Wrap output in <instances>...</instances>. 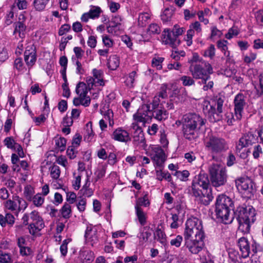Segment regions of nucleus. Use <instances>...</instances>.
<instances>
[{"instance_id":"f257e3e1","label":"nucleus","mask_w":263,"mask_h":263,"mask_svg":"<svg viewBox=\"0 0 263 263\" xmlns=\"http://www.w3.org/2000/svg\"><path fill=\"white\" fill-rule=\"evenodd\" d=\"M208 175L200 173L194 178L192 184L193 195L204 205H208L213 199Z\"/></svg>"},{"instance_id":"f03ea898","label":"nucleus","mask_w":263,"mask_h":263,"mask_svg":"<svg viewBox=\"0 0 263 263\" xmlns=\"http://www.w3.org/2000/svg\"><path fill=\"white\" fill-rule=\"evenodd\" d=\"M184 137L189 140L194 139L199 130L205 124L204 120L196 114H189L183 116L181 121Z\"/></svg>"},{"instance_id":"7ed1b4c3","label":"nucleus","mask_w":263,"mask_h":263,"mask_svg":"<svg viewBox=\"0 0 263 263\" xmlns=\"http://www.w3.org/2000/svg\"><path fill=\"white\" fill-rule=\"evenodd\" d=\"M238 230L244 234L250 232L251 225L256 220L255 210L251 205H243L237 209Z\"/></svg>"},{"instance_id":"20e7f679","label":"nucleus","mask_w":263,"mask_h":263,"mask_svg":"<svg viewBox=\"0 0 263 263\" xmlns=\"http://www.w3.org/2000/svg\"><path fill=\"white\" fill-rule=\"evenodd\" d=\"M204 145L205 148L213 155V158L214 155L224 153L229 149L228 143L224 138L213 135L206 137Z\"/></svg>"},{"instance_id":"39448f33","label":"nucleus","mask_w":263,"mask_h":263,"mask_svg":"<svg viewBox=\"0 0 263 263\" xmlns=\"http://www.w3.org/2000/svg\"><path fill=\"white\" fill-rule=\"evenodd\" d=\"M232 204V201L230 198L224 195H219L216 200V213L218 218L221 220L227 223L232 221L230 219V207Z\"/></svg>"},{"instance_id":"423d86ee","label":"nucleus","mask_w":263,"mask_h":263,"mask_svg":"<svg viewBox=\"0 0 263 263\" xmlns=\"http://www.w3.org/2000/svg\"><path fill=\"white\" fill-rule=\"evenodd\" d=\"M22 220L24 225L29 224V233L33 235L38 233L44 227L43 220L40 216L39 212L36 211H32L29 214H25Z\"/></svg>"},{"instance_id":"0eeeda50","label":"nucleus","mask_w":263,"mask_h":263,"mask_svg":"<svg viewBox=\"0 0 263 263\" xmlns=\"http://www.w3.org/2000/svg\"><path fill=\"white\" fill-rule=\"evenodd\" d=\"M212 185L218 187L225 184L227 180L226 168L218 164H212L209 168Z\"/></svg>"},{"instance_id":"6e6552de","label":"nucleus","mask_w":263,"mask_h":263,"mask_svg":"<svg viewBox=\"0 0 263 263\" xmlns=\"http://www.w3.org/2000/svg\"><path fill=\"white\" fill-rule=\"evenodd\" d=\"M235 182L238 191L245 198L250 199L253 197L256 189L251 178L247 176L241 177L237 178Z\"/></svg>"},{"instance_id":"1a4fd4ad","label":"nucleus","mask_w":263,"mask_h":263,"mask_svg":"<svg viewBox=\"0 0 263 263\" xmlns=\"http://www.w3.org/2000/svg\"><path fill=\"white\" fill-rule=\"evenodd\" d=\"M193 78L201 80L213 73L212 65L207 61H202V64H192L189 67Z\"/></svg>"},{"instance_id":"9d476101","label":"nucleus","mask_w":263,"mask_h":263,"mask_svg":"<svg viewBox=\"0 0 263 263\" xmlns=\"http://www.w3.org/2000/svg\"><path fill=\"white\" fill-rule=\"evenodd\" d=\"M158 98H154L152 108H151V104H144L140 108L136 114L133 115V118L135 121L134 123L138 125L139 123H142L143 125L148 121L152 116V110L156 106L158 105L157 101Z\"/></svg>"},{"instance_id":"9b49d317","label":"nucleus","mask_w":263,"mask_h":263,"mask_svg":"<svg viewBox=\"0 0 263 263\" xmlns=\"http://www.w3.org/2000/svg\"><path fill=\"white\" fill-rule=\"evenodd\" d=\"M234 114L231 115L232 118L228 119L229 124H232L235 120H240L242 116L244 108L247 105V97L242 93L236 95L234 99Z\"/></svg>"},{"instance_id":"f8f14e48","label":"nucleus","mask_w":263,"mask_h":263,"mask_svg":"<svg viewBox=\"0 0 263 263\" xmlns=\"http://www.w3.org/2000/svg\"><path fill=\"white\" fill-rule=\"evenodd\" d=\"M185 30V29L184 28L180 27L179 25H175L172 30L173 35L172 36L169 29H165L163 34V43L175 48L180 44V41L178 39V36L181 35Z\"/></svg>"},{"instance_id":"ddd939ff","label":"nucleus","mask_w":263,"mask_h":263,"mask_svg":"<svg viewBox=\"0 0 263 263\" xmlns=\"http://www.w3.org/2000/svg\"><path fill=\"white\" fill-rule=\"evenodd\" d=\"M88 87L84 82H79L76 87V91L78 97L73 100V104L77 106L80 105L87 107L90 103V98L87 96Z\"/></svg>"},{"instance_id":"4468645a","label":"nucleus","mask_w":263,"mask_h":263,"mask_svg":"<svg viewBox=\"0 0 263 263\" xmlns=\"http://www.w3.org/2000/svg\"><path fill=\"white\" fill-rule=\"evenodd\" d=\"M150 156L155 168L164 167L166 156L164 151L159 146L154 145L151 147L149 151Z\"/></svg>"},{"instance_id":"2eb2a0df","label":"nucleus","mask_w":263,"mask_h":263,"mask_svg":"<svg viewBox=\"0 0 263 263\" xmlns=\"http://www.w3.org/2000/svg\"><path fill=\"white\" fill-rule=\"evenodd\" d=\"M27 205V202L18 196H16L14 200H8L4 203L5 211L9 210L13 212L16 216H18L20 211L25 210Z\"/></svg>"},{"instance_id":"dca6fc26","label":"nucleus","mask_w":263,"mask_h":263,"mask_svg":"<svg viewBox=\"0 0 263 263\" xmlns=\"http://www.w3.org/2000/svg\"><path fill=\"white\" fill-rule=\"evenodd\" d=\"M92 73V77H87L86 79V85L88 89H93L98 86H103L105 85L103 80V72L101 70L93 69Z\"/></svg>"},{"instance_id":"f3484780","label":"nucleus","mask_w":263,"mask_h":263,"mask_svg":"<svg viewBox=\"0 0 263 263\" xmlns=\"http://www.w3.org/2000/svg\"><path fill=\"white\" fill-rule=\"evenodd\" d=\"M223 104V100L219 98L216 99V104L217 105V109L211 105L209 102L204 101L203 103V110L204 113L208 115L209 117L213 116L214 117V115L216 114L217 116L222 112V106Z\"/></svg>"},{"instance_id":"a211bd4d","label":"nucleus","mask_w":263,"mask_h":263,"mask_svg":"<svg viewBox=\"0 0 263 263\" xmlns=\"http://www.w3.org/2000/svg\"><path fill=\"white\" fill-rule=\"evenodd\" d=\"M257 140L256 136L252 133L244 134L239 140L236 145V151L237 153L244 147H248L255 143Z\"/></svg>"},{"instance_id":"6ab92c4d","label":"nucleus","mask_w":263,"mask_h":263,"mask_svg":"<svg viewBox=\"0 0 263 263\" xmlns=\"http://www.w3.org/2000/svg\"><path fill=\"white\" fill-rule=\"evenodd\" d=\"M204 238L184 239V245L192 254H198L203 247Z\"/></svg>"},{"instance_id":"aec40b11","label":"nucleus","mask_w":263,"mask_h":263,"mask_svg":"<svg viewBox=\"0 0 263 263\" xmlns=\"http://www.w3.org/2000/svg\"><path fill=\"white\" fill-rule=\"evenodd\" d=\"M24 60L28 66H32L36 60L35 47L33 44H29L26 47Z\"/></svg>"},{"instance_id":"412c9836","label":"nucleus","mask_w":263,"mask_h":263,"mask_svg":"<svg viewBox=\"0 0 263 263\" xmlns=\"http://www.w3.org/2000/svg\"><path fill=\"white\" fill-rule=\"evenodd\" d=\"M111 137L114 140L121 142H127L131 140L128 132L121 127L116 129L111 135Z\"/></svg>"},{"instance_id":"4be33fe9","label":"nucleus","mask_w":263,"mask_h":263,"mask_svg":"<svg viewBox=\"0 0 263 263\" xmlns=\"http://www.w3.org/2000/svg\"><path fill=\"white\" fill-rule=\"evenodd\" d=\"M183 236L184 239L204 238V233L203 229L197 228L193 230L190 228L185 227Z\"/></svg>"},{"instance_id":"5701e85b","label":"nucleus","mask_w":263,"mask_h":263,"mask_svg":"<svg viewBox=\"0 0 263 263\" xmlns=\"http://www.w3.org/2000/svg\"><path fill=\"white\" fill-rule=\"evenodd\" d=\"M238 245L243 258H247L249 256L250 252V244L248 239L242 237L238 240Z\"/></svg>"},{"instance_id":"b1692460","label":"nucleus","mask_w":263,"mask_h":263,"mask_svg":"<svg viewBox=\"0 0 263 263\" xmlns=\"http://www.w3.org/2000/svg\"><path fill=\"white\" fill-rule=\"evenodd\" d=\"M131 127L135 130L133 136L134 142L137 145L144 143L145 142L144 133L140 126L135 123H133Z\"/></svg>"},{"instance_id":"393cba45","label":"nucleus","mask_w":263,"mask_h":263,"mask_svg":"<svg viewBox=\"0 0 263 263\" xmlns=\"http://www.w3.org/2000/svg\"><path fill=\"white\" fill-rule=\"evenodd\" d=\"M249 153H251L253 158L257 159L263 154L262 146L257 144L252 148L251 150L248 149L246 153L240 154V157L242 158H245L248 156Z\"/></svg>"},{"instance_id":"a878e982","label":"nucleus","mask_w":263,"mask_h":263,"mask_svg":"<svg viewBox=\"0 0 263 263\" xmlns=\"http://www.w3.org/2000/svg\"><path fill=\"white\" fill-rule=\"evenodd\" d=\"M163 167H157L155 168V173L156 179L159 181H162L165 179L171 184H173L172 177L170 173L167 171H163Z\"/></svg>"},{"instance_id":"bb28decb","label":"nucleus","mask_w":263,"mask_h":263,"mask_svg":"<svg viewBox=\"0 0 263 263\" xmlns=\"http://www.w3.org/2000/svg\"><path fill=\"white\" fill-rule=\"evenodd\" d=\"M97 231L90 227H87L85 232V237L87 243L93 246L98 242V237L96 235Z\"/></svg>"},{"instance_id":"cd10ccee","label":"nucleus","mask_w":263,"mask_h":263,"mask_svg":"<svg viewBox=\"0 0 263 263\" xmlns=\"http://www.w3.org/2000/svg\"><path fill=\"white\" fill-rule=\"evenodd\" d=\"M185 227L193 229H203L202 221L196 217L189 218L185 223Z\"/></svg>"},{"instance_id":"c85d7f7f","label":"nucleus","mask_w":263,"mask_h":263,"mask_svg":"<svg viewBox=\"0 0 263 263\" xmlns=\"http://www.w3.org/2000/svg\"><path fill=\"white\" fill-rule=\"evenodd\" d=\"M14 30L13 32L14 34H18L20 38H24L25 37V32L26 29V26L22 22H16L14 24Z\"/></svg>"},{"instance_id":"c756f323","label":"nucleus","mask_w":263,"mask_h":263,"mask_svg":"<svg viewBox=\"0 0 263 263\" xmlns=\"http://www.w3.org/2000/svg\"><path fill=\"white\" fill-rule=\"evenodd\" d=\"M154 238L163 246L167 244V237L165 232L158 228L154 233Z\"/></svg>"},{"instance_id":"7c9ffc66","label":"nucleus","mask_w":263,"mask_h":263,"mask_svg":"<svg viewBox=\"0 0 263 263\" xmlns=\"http://www.w3.org/2000/svg\"><path fill=\"white\" fill-rule=\"evenodd\" d=\"M14 216L13 215L6 211L5 216L0 215V224L2 227L5 226L6 223L12 226L14 223Z\"/></svg>"},{"instance_id":"2f4dec72","label":"nucleus","mask_w":263,"mask_h":263,"mask_svg":"<svg viewBox=\"0 0 263 263\" xmlns=\"http://www.w3.org/2000/svg\"><path fill=\"white\" fill-rule=\"evenodd\" d=\"M228 42L226 40H219L217 42V48L223 53L224 55L227 58L230 57V51H228Z\"/></svg>"},{"instance_id":"473e14b6","label":"nucleus","mask_w":263,"mask_h":263,"mask_svg":"<svg viewBox=\"0 0 263 263\" xmlns=\"http://www.w3.org/2000/svg\"><path fill=\"white\" fill-rule=\"evenodd\" d=\"M50 0H34L33 5L35 10L44 11Z\"/></svg>"},{"instance_id":"72a5a7b5","label":"nucleus","mask_w":263,"mask_h":263,"mask_svg":"<svg viewBox=\"0 0 263 263\" xmlns=\"http://www.w3.org/2000/svg\"><path fill=\"white\" fill-rule=\"evenodd\" d=\"M45 198L40 193L34 195L29 201H31L33 204L37 208L41 207L44 203Z\"/></svg>"},{"instance_id":"f704fd0d","label":"nucleus","mask_w":263,"mask_h":263,"mask_svg":"<svg viewBox=\"0 0 263 263\" xmlns=\"http://www.w3.org/2000/svg\"><path fill=\"white\" fill-rule=\"evenodd\" d=\"M152 116L159 121L165 120L168 117V113L164 109H158L152 112Z\"/></svg>"},{"instance_id":"c9c22d12","label":"nucleus","mask_w":263,"mask_h":263,"mask_svg":"<svg viewBox=\"0 0 263 263\" xmlns=\"http://www.w3.org/2000/svg\"><path fill=\"white\" fill-rule=\"evenodd\" d=\"M150 17L151 15L148 13H140L138 18V25L141 27L145 26Z\"/></svg>"},{"instance_id":"e433bc0d","label":"nucleus","mask_w":263,"mask_h":263,"mask_svg":"<svg viewBox=\"0 0 263 263\" xmlns=\"http://www.w3.org/2000/svg\"><path fill=\"white\" fill-rule=\"evenodd\" d=\"M106 166L101 165L98 167L96 171L95 172V178L93 181L97 182L99 179L104 177L106 173Z\"/></svg>"},{"instance_id":"4c0bfd02","label":"nucleus","mask_w":263,"mask_h":263,"mask_svg":"<svg viewBox=\"0 0 263 263\" xmlns=\"http://www.w3.org/2000/svg\"><path fill=\"white\" fill-rule=\"evenodd\" d=\"M108 67L111 70H116L119 66L120 60L118 57L114 55L110 57L108 60Z\"/></svg>"},{"instance_id":"58836bf2","label":"nucleus","mask_w":263,"mask_h":263,"mask_svg":"<svg viewBox=\"0 0 263 263\" xmlns=\"http://www.w3.org/2000/svg\"><path fill=\"white\" fill-rule=\"evenodd\" d=\"M136 214L138 219L139 222L142 226H144L146 222V214L144 212L142 209H139L137 207L135 209Z\"/></svg>"},{"instance_id":"ea45409f","label":"nucleus","mask_w":263,"mask_h":263,"mask_svg":"<svg viewBox=\"0 0 263 263\" xmlns=\"http://www.w3.org/2000/svg\"><path fill=\"white\" fill-rule=\"evenodd\" d=\"M35 191L34 188L30 185H26L24 187V195L28 201H30L34 195Z\"/></svg>"},{"instance_id":"a19ab883","label":"nucleus","mask_w":263,"mask_h":263,"mask_svg":"<svg viewBox=\"0 0 263 263\" xmlns=\"http://www.w3.org/2000/svg\"><path fill=\"white\" fill-rule=\"evenodd\" d=\"M173 13V9L172 8H165L161 15V20L163 22L166 23L170 21Z\"/></svg>"},{"instance_id":"79ce46f5","label":"nucleus","mask_w":263,"mask_h":263,"mask_svg":"<svg viewBox=\"0 0 263 263\" xmlns=\"http://www.w3.org/2000/svg\"><path fill=\"white\" fill-rule=\"evenodd\" d=\"M151 235V231L148 229L144 228L141 232L139 234L138 237L141 242H145L148 240Z\"/></svg>"},{"instance_id":"37998d69","label":"nucleus","mask_w":263,"mask_h":263,"mask_svg":"<svg viewBox=\"0 0 263 263\" xmlns=\"http://www.w3.org/2000/svg\"><path fill=\"white\" fill-rule=\"evenodd\" d=\"M149 205V202L148 200L147 196V195H145L143 197L139 198L137 200L135 208L137 209V207H138L139 209H142V206L146 207Z\"/></svg>"},{"instance_id":"c03bdc74","label":"nucleus","mask_w":263,"mask_h":263,"mask_svg":"<svg viewBox=\"0 0 263 263\" xmlns=\"http://www.w3.org/2000/svg\"><path fill=\"white\" fill-rule=\"evenodd\" d=\"M94 137L95 133L92 129L91 126H89L88 124H87L84 135L85 140L88 142H91L93 140Z\"/></svg>"},{"instance_id":"a18cd8bd","label":"nucleus","mask_w":263,"mask_h":263,"mask_svg":"<svg viewBox=\"0 0 263 263\" xmlns=\"http://www.w3.org/2000/svg\"><path fill=\"white\" fill-rule=\"evenodd\" d=\"M210 78V76L202 80L201 81L199 82V83L203 85L202 89L204 91L211 90L213 87L214 82L212 81H209Z\"/></svg>"},{"instance_id":"49530a36","label":"nucleus","mask_w":263,"mask_h":263,"mask_svg":"<svg viewBox=\"0 0 263 263\" xmlns=\"http://www.w3.org/2000/svg\"><path fill=\"white\" fill-rule=\"evenodd\" d=\"M216 49L214 45L211 44L210 46L203 51V55L204 57L213 59L215 55Z\"/></svg>"},{"instance_id":"de8ad7c7","label":"nucleus","mask_w":263,"mask_h":263,"mask_svg":"<svg viewBox=\"0 0 263 263\" xmlns=\"http://www.w3.org/2000/svg\"><path fill=\"white\" fill-rule=\"evenodd\" d=\"M62 216L64 218H69L71 215V206L69 203H65L61 210Z\"/></svg>"},{"instance_id":"09e8293b","label":"nucleus","mask_w":263,"mask_h":263,"mask_svg":"<svg viewBox=\"0 0 263 263\" xmlns=\"http://www.w3.org/2000/svg\"><path fill=\"white\" fill-rule=\"evenodd\" d=\"M102 11L101 8L98 6H91V8L88 11L91 19H95L98 18Z\"/></svg>"},{"instance_id":"8fccbe9b","label":"nucleus","mask_w":263,"mask_h":263,"mask_svg":"<svg viewBox=\"0 0 263 263\" xmlns=\"http://www.w3.org/2000/svg\"><path fill=\"white\" fill-rule=\"evenodd\" d=\"M114 114L112 110L108 109L104 115L103 119L106 122H108L109 126L112 127L114 125V121L113 120Z\"/></svg>"},{"instance_id":"3c124183","label":"nucleus","mask_w":263,"mask_h":263,"mask_svg":"<svg viewBox=\"0 0 263 263\" xmlns=\"http://www.w3.org/2000/svg\"><path fill=\"white\" fill-rule=\"evenodd\" d=\"M164 61V58L162 57H155L153 58L152 61V65L153 67H156L157 69L160 70L162 69V63Z\"/></svg>"},{"instance_id":"603ef678","label":"nucleus","mask_w":263,"mask_h":263,"mask_svg":"<svg viewBox=\"0 0 263 263\" xmlns=\"http://www.w3.org/2000/svg\"><path fill=\"white\" fill-rule=\"evenodd\" d=\"M147 32L150 34H158L161 30L159 25L156 23H152L148 26Z\"/></svg>"},{"instance_id":"864d4df0","label":"nucleus","mask_w":263,"mask_h":263,"mask_svg":"<svg viewBox=\"0 0 263 263\" xmlns=\"http://www.w3.org/2000/svg\"><path fill=\"white\" fill-rule=\"evenodd\" d=\"M50 176L54 179L59 178L61 171L59 167L57 165H53L50 167Z\"/></svg>"},{"instance_id":"5fc2aeb1","label":"nucleus","mask_w":263,"mask_h":263,"mask_svg":"<svg viewBox=\"0 0 263 263\" xmlns=\"http://www.w3.org/2000/svg\"><path fill=\"white\" fill-rule=\"evenodd\" d=\"M193 79V77L192 78L187 76H183L181 77L180 80L182 82V84L184 86H190L195 84V81Z\"/></svg>"},{"instance_id":"6e6d98bb","label":"nucleus","mask_w":263,"mask_h":263,"mask_svg":"<svg viewBox=\"0 0 263 263\" xmlns=\"http://www.w3.org/2000/svg\"><path fill=\"white\" fill-rule=\"evenodd\" d=\"M136 76V72L135 71H132L129 74L128 76L127 77L125 81V83L127 86L129 87H132L133 86V84L135 82Z\"/></svg>"},{"instance_id":"4d7b16f0","label":"nucleus","mask_w":263,"mask_h":263,"mask_svg":"<svg viewBox=\"0 0 263 263\" xmlns=\"http://www.w3.org/2000/svg\"><path fill=\"white\" fill-rule=\"evenodd\" d=\"M239 32L238 28L236 26H233L229 29L228 32L226 34L225 36L227 39L230 40L233 36L237 35Z\"/></svg>"},{"instance_id":"13d9d810","label":"nucleus","mask_w":263,"mask_h":263,"mask_svg":"<svg viewBox=\"0 0 263 263\" xmlns=\"http://www.w3.org/2000/svg\"><path fill=\"white\" fill-rule=\"evenodd\" d=\"M256 94L261 97L263 95V74H261L259 78V85L255 86Z\"/></svg>"},{"instance_id":"bf43d9fd","label":"nucleus","mask_w":263,"mask_h":263,"mask_svg":"<svg viewBox=\"0 0 263 263\" xmlns=\"http://www.w3.org/2000/svg\"><path fill=\"white\" fill-rule=\"evenodd\" d=\"M173 175L180 180L184 181L189 176L190 173L188 171L184 170L182 172L176 171Z\"/></svg>"},{"instance_id":"052dcab7","label":"nucleus","mask_w":263,"mask_h":263,"mask_svg":"<svg viewBox=\"0 0 263 263\" xmlns=\"http://www.w3.org/2000/svg\"><path fill=\"white\" fill-rule=\"evenodd\" d=\"M122 20L123 18L121 16L119 15H115L111 18L110 24L116 26V27H118V29H120Z\"/></svg>"},{"instance_id":"680f3d73","label":"nucleus","mask_w":263,"mask_h":263,"mask_svg":"<svg viewBox=\"0 0 263 263\" xmlns=\"http://www.w3.org/2000/svg\"><path fill=\"white\" fill-rule=\"evenodd\" d=\"M71 241L70 238L65 239L60 247V252L62 255L65 256L67 253V245Z\"/></svg>"},{"instance_id":"e2e57ef3","label":"nucleus","mask_w":263,"mask_h":263,"mask_svg":"<svg viewBox=\"0 0 263 263\" xmlns=\"http://www.w3.org/2000/svg\"><path fill=\"white\" fill-rule=\"evenodd\" d=\"M5 145L8 148L13 149L15 147V144L17 143L15 142L12 137H7L4 141Z\"/></svg>"},{"instance_id":"0e129e2a","label":"nucleus","mask_w":263,"mask_h":263,"mask_svg":"<svg viewBox=\"0 0 263 263\" xmlns=\"http://www.w3.org/2000/svg\"><path fill=\"white\" fill-rule=\"evenodd\" d=\"M182 240V236L178 235L175 238L171 239L170 241V244L172 246H175L177 248H179L181 246Z\"/></svg>"},{"instance_id":"69168bd1","label":"nucleus","mask_w":263,"mask_h":263,"mask_svg":"<svg viewBox=\"0 0 263 263\" xmlns=\"http://www.w3.org/2000/svg\"><path fill=\"white\" fill-rule=\"evenodd\" d=\"M66 144V140L63 137H60L55 140V144L57 147H59L61 151L65 149Z\"/></svg>"},{"instance_id":"338daca9","label":"nucleus","mask_w":263,"mask_h":263,"mask_svg":"<svg viewBox=\"0 0 263 263\" xmlns=\"http://www.w3.org/2000/svg\"><path fill=\"white\" fill-rule=\"evenodd\" d=\"M11 260V256L9 254L0 251V263H9Z\"/></svg>"},{"instance_id":"774afa93","label":"nucleus","mask_w":263,"mask_h":263,"mask_svg":"<svg viewBox=\"0 0 263 263\" xmlns=\"http://www.w3.org/2000/svg\"><path fill=\"white\" fill-rule=\"evenodd\" d=\"M257 58V54L250 52L249 54L244 56L243 61L247 64H249L254 61Z\"/></svg>"}]
</instances>
